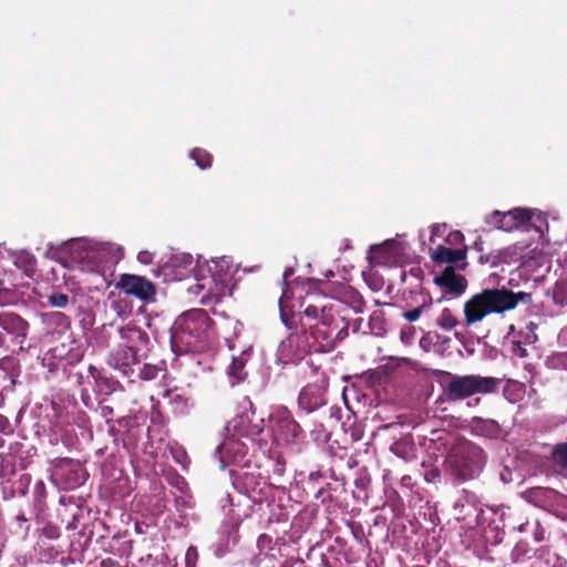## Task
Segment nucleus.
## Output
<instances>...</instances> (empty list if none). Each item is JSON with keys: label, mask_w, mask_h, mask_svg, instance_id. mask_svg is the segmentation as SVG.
Here are the masks:
<instances>
[{"label": "nucleus", "mask_w": 567, "mask_h": 567, "mask_svg": "<svg viewBox=\"0 0 567 567\" xmlns=\"http://www.w3.org/2000/svg\"><path fill=\"white\" fill-rule=\"evenodd\" d=\"M163 364H150L145 363L142 368H140L138 377L144 381H152L157 378L158 373L163 370Z\"/></svg>", "instance_id": "c85d7f7f"}, {"label": "nucleus", "mask_w": 567, "mask_h": 567, "mask_svg": "<svg viewBox=\"0 0 567 567\" xmlns=\"http://www.w3.org/2000/svg\"><path fill=\"white\" fill-rule=\"evenodd\" d=\"M485 223L495 229H501V226L504 224L503 216L501 210H494L485 217Z\"/></svg>", "instance_id": "473e14b6"}, {"label": "nucleus", "mask_w": 567, "mask_h": 567, "mask_svg": "<svg viewBox=\"0 0 567 567\" xmlns=\"http://www.w3.org/2000/svg\"><path fill=\"white\" fill-rule=\"evenodd\" d=\"M0 327L8 333L25 338L29 323L22 317L13 312H0Z\"/></svg>", "instance_id": "6ab92c4d"}, {"label": "nucleus", "mask_w": 567, "mask_h": 567, "mask_svg": "<svg viewBox=\"0 0 567 567\" xmlns=\"http://www.w3.org/2000/svg\"><path fill=\"white\" fill-rule=\"evenodd\" d=\"M37 487H38L39 489H43V488H44V484H43V482H41V481H40V482L37 484Z\"/></svg>", "instance_id": "3c124183"}, {"label": "nucleus", "mask_w": 567, "mask_h": 567, "mask_svg": "<svg viewBox=\"0 0 567 567\" xmlns=\"http://www.w3.org/2000/svg\"><path fill=\"white\" fill-rule=\"evenodd\" d=\"M434 284L442 292L441 298L446 300L461 297L467 288L466 278L456 274L454 266H446L440 275L434 277Z\"/></svg>", "instance_id": "9d476101"}, {"label": "nucleus", "mask_w": 567, "mask_h": 567, "mask_svg": "<svg viewBox=\"0 0 567 567\" xmlns=\"http://www.w3.org/2000/svg\"><path fill=\"white\" fill-rule=\"evenodd\" d=\"M450 236L454 237L455 239L463 238V235L460 231H455V233L451 234Z\"/></svg>", "instance_id": "09e8293b"}, {"label": "nucleus", "mask_w": 567, "mask_h": 567, "mask_svg": "<svg viewBox=\"0 0 567 567\" xmlns=\"http://www.w3.org/2000/svg\"><path fill=\"white\" fill-rule=\"evenodd\" d=\"M45 323L53 326L59 332H63L71 326L70 318L60 311H53L45 315Z\"/></svg>", "instance_id": "5701e85b"}, {"label": "nucleus", "mask_w": 567, "mask_h": 567, "mask_svg": "<svg viewBox=\"0 0 567 567\" xmlns=\"http://www.w3.org/2000/svg\"><path fill=\"white\" fill-rule=\"evenodd\" d=\"M491 313L492 312L487 307V302L485 301L484 297L481 296V292L473 295L464 303V321L468 327L482 321Z\"/></svg>", "instance_id": "4468645a"}, {"label": "nucleus", "mask_w": 567, "mask_h": 567, "mask_svg": "<svg viewBox=\"0 0 567 567\" xmlns=\"http://www.w3.org/2000/svg\"><path fill=\"white\" fill-rule=\"evenodd\" d=\"M190 157L192 159H194L196 165L202 169H206L212 166L213 156L206 150L196 147L192 151Z\"/></svg>", "instance_id": "393cba45"}, {"label": "nucleus", "mask_w": 567, "mask_h": 567, "mask_svg": "<svg viewBox=\"0 0 567 567\" xmlns=\"http://www.w3.org/2000/svg\"><path fill=\"white\" fill-rule=\"evenodd\" d=\"M425 340H432V338H431V332H429L426 336H424V337L422 338L421 343H422L423 341H425Z\"/></svg>", "instance_id": "8fccbe9b"}, {"label": "nucleus", "mask_w": 567, "mask_h": 567, "mask_svg": "<svg viewBox=\"0 0 567 567\" xmlns=\"http://www.w3.org/2000/svg\"><path fill=\"white\" fill-rule=\"evenodd\" d=\"M241 412L233 420V429L239 436L254 439L264 432V419L256 417V408L248 396L241 402Z\"/></svg>", "instance_id": "6e6552de"}, {"label": "nucleus", "mask_w": 567, "mask_h": 567, "mask_svg": "<svg viewBox=\"0 0 567 567\" xmlns=\"http://www.w3.org/2000/svg\"><path fill=\"white\" fill-rule=\"evenodd\" d=\"M286 472V461L282 456H278L272 466V473L277 476H282Z\"/></svg>", "instance_id": "4c0bfd02"}, {"label": "nucleus", "mask_w": 567, "mask_h": 567, "mask_svg": "<svg viewBox=\"0 0 567 567\" xmlns=\"http://www.w3.org/2000/svg\"><path fill=\"white\" fill-rule=\"evenodd\" d=\"M554 457L558 463L567 467V442L555 447Z\"/></svg>", "instance_id": "72a5a7b5"}, {"label": "nucleus", "mask_w": 567, "mask_h": 567, "mask_svg": "<svg viewBox=\"0 0 567 567\" xmlns=\"http://www.w3.org/2000/svg\"><path fill=\"white\" fill-rule=\"evenodd\" d=\"M519 349H520V357H525V354H526V350H525V349H523V348H519Z\"/></svg>", "instance_id": "603ef678"}, {"label": "nucleus", "mask_w": 567, "mask_h": 567, "mask_svg": "<svg viewBox=\"0 0 567 567\" xmlns=\"http://www.w3.org/2000/svg\"><path fill=\"white\" fill-rule=\"evenodd\" d=\"M492 313H504L517 307L519 301L528 303L532 301L530 293L514 292L505 287L486 288L481 291Z\"/></svg>", "instance_id": "0eeeda50"}, {"label": "nucleus", "mask_w": 567, "mask_h": 567, "mask_svg": "<svg viewBox=\"0 0 567 567\" xmlns=\"http://www.w3.org/2000/svg\"><path fill=\"white\" fill-rule=\"evenodd\" d=\"M458 321L449 308H444L437 318V324L444 330H452L457 326Z\"/></svg>", "instance_id": "cd10ccee"}, {"label": "nucleus", "mask_w": 567, "mask_h": 567, "mask_svg": "<svg viewBox=\"0 0 567 567\" xmlns=\"http://www.w3.org/2000/svg\"><path fill=\"white\" fill-rule=\"evenodd\" d=\"M446 374L451 379L443 385V396L449 402L461 401L477 393H494L497 391L501 382L497 378L482 377L478 374Z\"/></svg>", "instance_id": "39448f33"}, {"label": "nucleus", "mask_w": 567, "mask_h": 567, "mask_svg": "<svg viewBox=\"0 0 567 567\" xmlns=\"http://www.w3.org/2000/svg\"><path fill=\"white\" fill-rule=\"evenodd\" d=\"M11 432V423L9 419L6 415L0 414V433L10 434Z\"/></svg>", "instance_id": "a19ab883"}, {"label": "nucleus", "mask_w": 567, "mask_h": 567, "mask_svg": "<svg viewBox=\"0 0 567 567\" xmlns=\"http://www.w3.org/2000/svg\"><path fill=\"white\" fill-rule=\"evenodd\" d=\"M83 350L81 347L75 346L70 348V350L66 352L64 358L61 359V363L63 364L64 370L66 369V365H75L83 359Z\"/></svg>", "instance_id": "bb28decb"}, {"label": "nucleus", "mask_w": 567, "mask_h": 567, "mask_svg": "<svg viewBox=\"0 0 567 567\" xmlns=\"http://www.w3.org/2000/svg\"><path fill=\"white\" fill-rule=\"evenodd\" d=\"M440 477H441V473L437 468H433L429 472H426L425 474V480L427 482H436V481H440Z\"/></svg>", "instance_id": "79ce46f5"}, {"label": "nucleus", "mask_w": 567, "mask_h": 567, "mask_svg": "<svg viewBox=\"0 0 567 567\" xmlns=\"http://www.w3.org/2000/svg\"><path fill=\"white\" fill-rule=\"evenodd\" d=\"M68 378H69V379H74V382H75L76 384H79V385H81V384H82V381H83V374H82V373H80V372H75V373H71V372H70V373L68 374Z\"/></svg>", "instance_id": "a18cd8bd"}, {"label": "nucleus", "mask_w": 567, "mask_h": 567, "mask_svg": "<svg viewBox=\"0 0 567 567\" xmlns=\"http://www.w3.org/2000/svg\"><path fill=\"white\" fill-rule=\"evenodd\" d=\"M301 307H303L305 317H318L321 312L323 322L331 324L334 321L344 323L348 320L349 310L353 313H362L365 308V301L362 295L354 288L341 285L337 289L336 296L326 293L307 295Z\"/></svg>", "instance_id": "f257e3e1"}, {"label": "nucleus", "mask_w": 567, "mask_h": 567, "mask_svg": "<svg viewBox=\"0 0 567 567\" xmlns=\"http://www.w3.org/2000/svg\"><path fill=\"white\" fill-rule=\"evenodd\" d=\"M245 360L243 358H233L228 373L237 381L244 379Z\"/></svg>", "instance_id": "7c9ffc66"}, {"label": "nucleus", "mask_w": 567, "mask_h": 567, "mask_svg": "<svg viewBox=\"0 0 567 567\" xmlns=\"http://www.w3.org/2000/svg\"><path fill=\"white\" fill-rule=\"evenodd\" d=\"M69 296L62 292H55L49 296L48 302L55 308H65L69 303Z\"/></svg>", "instance_id": "2f4dec72"}, {"label": "nucleus", "mask_w": 567, "mask_h": 567, "mask_svg": "<svg viewBox=\"0 0 567 567\" xmlns=\"http://www.w3.org/2000/svg\"><path fill=\"white\" fill-rule=\"evenodd\" d=\"M323 477V474L320 471H313L309 474V480L311 482H318L320 478Z\"/></svg>", "instance_id": "49530a36"}, {"label": "nucleus", "mask_w": 567, "mask_h": 567, "mask_svg": "<svg viewBox=\"0 0 567 567\" xmlns=\"http://www.w3.org/2000/svg\"><path fill=\"white\" fill-rule=\"evenodd\" d=\"M471 426L475 434L487 439H498L503 432L498 422L491 419L473 417Z\"/></svg>", "instance_id": "aec40b11"}, {"label": "nucleus", "mask_w": 567, "mask_h": 567, "mask_svg": "<svg viewBox=\"0 0 567 567\" xmlns=\"http://www.w3.org/2000/svg\"><path fill=\"white\" fill-rule=\"evenodd\" d=\"M466 258V248L461 249H452L445 246H439L432 254V260L435 264H447V266H453L457 262H462L458 265V269L464 270L467 267Z\"/></svg>", "instance_id": "dca6fc26"}, {"label": "nucleus", "mask_w": 567, "mask_h": 567, "mask_svg": "<svg viewBox=\"0 0 567 567\" xmlns=\"http://www.w3.org/2000/svg\"><path fill=\"white\" fill-rule=\"evenodd\" d=\"M257 547L260 551L270 550L272 548V537L268 534L259 535L257 539Z\"/></svg>", "instance_id": "f704fd0d"}, {"label": "nucleus", "mask_w": 567, "mask_h": 567, "mask_svg": "<svg viewBox=\"0 0 567 567\" xmlns=\"http://www.w3.org/2000/svg\"><path fill=\"white\" fill-rule=\"evenodd\" d=\"M115 287L127 296H133L144 302L155 300L156 288L155 285L145 277L122 274Z\"/></svg>", "instance_id": "1a4fd4ad"}, {"label": "nucleus", "mask_w": 567, "mask_h": 567, "mask_svg": "<svg viewBox=\"0 0 567 567\" xmlns=\"http://www.w3.org/2000/svg\"><path fill=\"white\" fill-rule=\"evenodd\" d=\"M326 392V386L318 383L305 385L298 395V408L308 414L316 412L327 404Z\"/></svg>", "instance_id": "ddd939ff"}, {"label": "nucleus", "mask_w": 567, "mask_h": 567, "mask_svg": "<svg viewBox=\"0 0 567 567\" xmlns=\"http://www.w3.org/2000/svg\"><path fill=\"white\" fill-rule=\"evenodd\" d=\"M504 224L501 230L511 231L519 227L528 226L534 218V213L524 208H514L508 212H502Z\"/></svg>", "instance_id": "f3484780"}, {"label": "nucleus", "mask_w": 567, "mask_h": 567, "mask_svg": "<svg viewBox=\"0 0 567 567\" xmlns=\"http://www.w3.org/2000/svg\"><path fill=\"white\" fill-rule=\"evenodd\" d=\"M486 463L482 447L467 440L453 444L445 458V471L454 480L466 482L478 477Z\"/></svg>", "instance_id": "20e7f679"}, {"label": "nucleus", "mask_w": 567, "mask_h": 567, "mask_svg": "<svg viewBox=\"0 0 567 567\" xmlns=\"http://www.w3.org/2000/svg\"><path fill=\"white\" fill-rule=\"evenodd\" d=\"M269 426L274 442L278 445L297 444L303 435L301 425L296 421L291 411L286 406L277 408L269 415Z\"/></svg>", "instance_id": "423d86ee"}, {"label": "nucleus", "mask_w": 567, "mask_h": 567, "mask_svg": "<svg viewBox=\"0 0 567 567\" xmlns=\"http://www.w3.org/2000/svg\"><path fill=\"white\" fill-rule=\"evenodd\" d=\"M403 255V247L395 239H388L380 245H372L369 249L368 260L373 266H393Z\"/></svg>", "instance_id": "9b49d317"}, {"label": "nucleus", "mask_w": 567, "mask_h": 567, "mask_svg": "<svg viewBox=\"0 0 567 567\" xmlns=\"http://www.w3.org/2000/svg\"><path fill=\"white\" fill-rule=\"evenodd\" d=\"M100 414L102 417H104L106 420V422H110L114 414V409L111 405L101 403L100 404Z\"/></svg>", "instance_id": "ea45409f"}, {"label": "nucleus", "mask_w": 567, "mask_h": 567, "mask_svg": "<svg viewBox=\"0 0 567 567\" xmlns=\"http://www.w3.org/2000/svg\"><path fill=\"white\" fill-rule=\"evenodd\" d=\"M302 327L308 326L301 333L289 338L290 343H296L299 355L311 352H328L336 347L337 341L348 337L349 324L340 326V321L328 324L323 322L321 312L318 317H305L303 310L299 312Z\"/></svg>", "instance_id": "f03ea898"}, {"label": "nucleus", "mask_w": 567, "mask_h": 567, "mask_svg": "<svg viewBox=\"0 0 567 567\" xmlns=\"http://www.w3.org/2000/svg\"><path fill=\"white\" fill-rule=\"evenodd\" d=\"M362 322V318L350 320V318L348 317V320H346L344 323H340V326L349 324V329L351 328L352 332L357 333L361 330Z\"/></svg>", "instance_id": "58836bf2"}, {"label": "nucleus", "mask_w": 567, "mask_h": 567, "mask_svg": "<svg viewBox=\"0 0 567 567\" xmlns=\"http://www.w3.org/2000/svg\"><path fill=\"white\" fill-rule=\"evenodd\" d=\"M370 332L375 336H383L386 332V321L383 311L375 310L369 320Z\"/></svg>", "instance_id": "b1692460"}, {"label": "nucleus", "mask_w": 567, "mask_h": 567, "mask_svg": "<svg viewBox=\"0 0 567 567\" xmlns=\"http://www.w3.org/2000/svg\"><path fill=\"white\" fill-rule=\"evenodd\" d=\"M554 302L560 307L567 305V281H558L555 285L553 292Z\"/></svg>", "instance_id": "c756f323"}, {"label": "nucleus", "mask_w": 567, "mask_h": 567, "mask_svg": "<svg viewBox=\"0 0 567 567\" xmlns=\"http://www.w3.org/2000/svg\"><path fill=\"white\" fill-rule=\"evenodd\" d=\"M534 538H535L536 542H542L544 539V530L539 526L538 522L536 523V532L534 534Z\"/></svg>", "instance_id": "c03bdc74"}, {"label": "nucleus", "mask_w": 567, "mask_h": 567, "mask_svg": "<svg viewBox=\"0 0 567 567\" xmlns=\"http://www.w3.org/2000/svg\"><path fill=\"white\" fill-rule=\"evenodd\" d=\"M89 372L91 373V375L94 378L95 382L97 384H101V385H104L107 390V392H114L115 391V386L117 384L116 381H114L113 379H110L107 377H105L102 371H100L97 368H95L94 365H90L89 368Z\"/></svg>", "instance_id": "a878e982"}, {"label": "nucleus", "mask_w": 567, "mask_h": 567, "mask_svg": "<svg viewBox=\"0 0 567 567\" xmlns=\"http://www.w3.org/2000/svg\"><path fill=\"white\" fill-rule=\"evenodd\" d=\"M543 224H545L548 227L546 216L542 213H537V214L534 213V218H533L532 223H528V225L535 227L536 230L539 233H543V229H542Z\"/></svg>", "instance_id": "e433bc0d"}, {"label": "nucleus", "mask_w": 567, "mask_h": 567, "mask_svg": "<svg viewBox=\"0 0 567 567\" xmlns=\"http://www.w3.org/2000/svg\"><path fill=\"white\" fill-rule=\"evenodd\" d=\"M424 308H425V305L419 306L412 310L404 311L402 316L409 322L416 321L420 318V316L422 315Z\"/></svg>", "instance_id": "c9c22d12"}, {"label": "nucleus", "mask_w": 567, "mask_h": 567, "mask_svg": "<svg viewBox=\"0 0 567 567\" xmlns=\"http://www.w3.org/2000/svg\"><path fill=\"white\" fill-rule=\"evenodd\" d=\"M214 331V321L203 309H192L181 315L172 329L173 347H185L186 351L202 348Z\"/></svg>", "instance_id": "7ed1b4c3"}, {"label": "nucleus", "mask_w": 567, "mask_h": 567, "mask_svg": "<svg viewBox=\"0 0 567 567\" xmlns=\"http://www.w3.org/2000/svg\"><path fill=\"white\" fill-rule=\"evenodd\" d=\"M212 287H213L212 279H202V280H197L195 284L190 285L187 288V291L190 295L199 297L200 303L207 305L209 299L212 298Z\"/></svg>", "instance_id": "4be33fe9"}, {"label": "nucleus", "mask_w": 567, "mask_h": 567, "mask_svg": "<svg viewBox=\"0 0 567 567\" xmlns=\"http://www.w3.org/2000/svg\"><path fill=\"white\" fill-rule=\"evenodd\" d=\"M56 476L64 484V488L74 489L86 481V471L78 461L63 458L55 467Z\"/></svg>", "instance_id": "f8f14e48"}, {"label": "nucleus", "mask_w": 567, "mask_h": 567, "mask_svg": "<svg viewBox=\"0 0 567 567\" xmlns=\"http://www.w3.org/2000/svg\"><path fill=\"white\" fill-rule=\"evenodd\" d=\"M12 259L14 266L25 275L31 276L35 271L37 259L31 252L27 250L17 251L12 255Z\"/></svg>", "instance_id": "412c9836"}, {"label": "nucleus", "mask_w": 567, "mask_h": 567, "mask_svg": "<svg viewBox=\"0 0 567 567\" xmlns=\"http://www.w3.org/2000/svg\"><path fill=\"white\" fill-rule=\"evenodd\" d=\"M109 362L123 375L130 377L134 372L133 365L138 363L137 353L127 348L120 349L111 354Z\"/></svg>", "instance_id": "a211bd4d"}, {"label": "nucleus", "mask_w": 567, "mask_h": 567, "mask_svg": "<svg viewBox=\"0 0 567 567\" xmlns=\"http://www.w3.org/2000/svg\"><path fill=\"white\" fill-rule=\"evenodd\" d=\"M121 339L124 342V348L138 353L145 348L150 341L148 334L136 326H126L120 329Z\"/></svg>", "instance_id": "2eb2a0df"}, {"label": "nucleus", "mask_w": 567, "mask_h": 567, "mask_svg": "<svg viewBox=\"0 0 567 567\" xmlns=\"http://www.w3.org/2000/svg\"><path fill=\"white\" fill-rule=\"evenodd\" d=\"M138 260L143 264H148L151 261L150 254L147 251L140 252Z\"/></svg>", "instance_id": "de8ad7c7"}, {"label": "nucleus", "mask_w": 567, "mask_h": 567, "mask_svg": "<svg viewBox=\"0 0 567 567\" xmlns=\"http://www.w3.org/2000/svg\"><path fill=\"white\" fill-rule=\"evenodd\" d=\"M401 485L403 487H406L409 489H412L414 486V482L412 481V477L410 475H403L401 477Z\"/></svg>", "instance_id": "37998d69"}]
</instances>
